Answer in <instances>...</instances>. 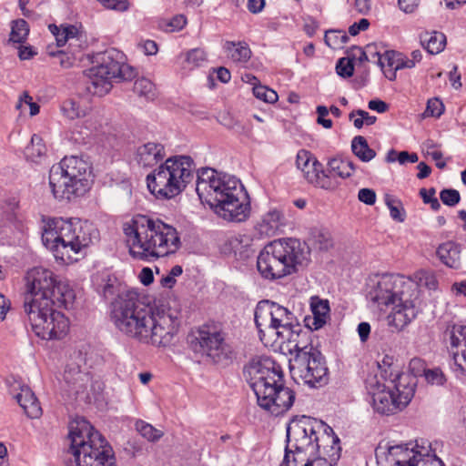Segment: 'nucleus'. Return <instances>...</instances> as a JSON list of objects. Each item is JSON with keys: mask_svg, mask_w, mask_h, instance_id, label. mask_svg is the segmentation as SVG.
<instances>
[{"mask_svg": "<svg viewBox=\"0 0 466 466\" xmlns=\"http://www.w3.org/2000/svg\"><path fill=\"white\" fill-rule=\"evenodd\" d=\"M255 323L258 329L260 339H264L265 332L276 335L280 343H296L300 337V326L293 312L275 302L261 301L255 309Z\"/></svg>", "mask_w": 466, "mask_h": 466, "instance_id": "obj_13", "label": "nucleus"}, {"mask_svg": "<svg viewBox=\"0 0 466 466\" xmlns=\"http://www.w3.org/2000/svg\"><path fill=\"white\" fill-rule=\"evenodd\" d=\"M444 339L450 345L454 362L453 370L466 376V325L448 326L444 331Z\"/></svg>", "mask_w": 466, "mask_h": 466, "instance_id": "obj_21", "label": "nucleus"}, {"mask_svg": "<svg viewBox=\"0 0 466 466\" xmlns=\"http://www.w3.org/2000/svg\"><path fill=\"white\" fill-rule=\"evenodd\" d=\"M417 284L395 274L375 275L367 283V298L381 310L390 309L388 324L397 330L407 327L418 314Z\"/></svg>", "mask_w": 466, "mask_h": 466, "instance_id": "obj_3", "label": "nucleus"}, {"mask_svg": "<svg viewBox=\"0 0 466 466\" xmlns=\"http://www.w3.org/2000/svg\"><path fill=\"white\" fill-rule=\"evenodd\" d=\"M440 198L444 205L454 207L461 200V195L456 189H443L440 193Z\"/></svg>", "mask_w": 466, "mask_h": 466, "instance_id": "obj_49", "label": "nucleus"}, {"mask_svg": "<svg viewBox=\"0 0 466 466\" xmlns=\"http://www.w3.org/2000/svg\"><path fill=\"white\" fill-rule=\"evenodd\" d=\"M398 160L400 164L405 163H416L418 161V156L416 153H409L407 151H401L400 153H396L395 151L391 150L389 153L388 160L389 161H395Z\"/></svg>", "mask_w": 466, "mask_h": 466, "instance_id": "obj_50", "label": "nucleus"}, {"mask_svg": "<svg viewBox=\"0 0 466 466\" xmlns=\"http://www.w3.org/2000/svg\"><path fill=\"white\" fill-rule=\"evenodd\" d=\"M106 9L124 12L129 8L128 0H96Z\"/></svg>", "mask_w": 466, "mask_h": 466, "instance_id": "obj_51", "label": "nucleus"}, {"mask_svg": "<svg viewBox=\"0 0 466 466\" xmlns=\"http://www.w3.org/2000/svg\"><path fill=\"white\" fill-rule=\"evenodd\" d=\"M96 66L89 70L88 93L103 96L112 88V81L131 80L136 73L133 67L124 62V56L116 49H108L96 56Z\"/></svg>", "mask_w": 466, "mask_h": 466, "instance_id": "obj_15", "label": "nucleus"}, {"mask_svg": "<svg viewBox=\"0 0 466 466\" xmlns=\"http://www.w3.org/2000/svg\"><path fill=\"white\" fill-rule=\"evenodd\" d=\"M408 374H392L383 382L376 380L370 383V393L372 396V406L375 411L382 415L394 414L404 409L414 395V382Z\"/></svg>", "mask_w": 466, "mask_h": 466, "instance_id": "obj_14", "label": "nucleus"}, {"mask_svg": "<svg viewBox=\"0 0 466 466\" xmlns=\"http://www.w3.org/2000/svg\"><path fill=\"white\" fill-rule=\"evenodd\" d=\"M46 152V147L43 142L41 137L34 134L31 137L30 144L25 147L26 157L32 160H35L38 157L44 156Z\"/></svg>", "mask_w": 466, "mask_h": 466, "instance_id": "obj_40", "label": "nucleus"}, {"mask_svg": "<svg viewBox=\"0 0 466 466\" xmlns=\"http://www.w3.org/2000/svg\"><path fill=\"white\" fill-rule=\"evenodd\" d=\"M78 47H73L71 48V54H66L64 52H59V58H60V66L64 68H69L73 66L75 62L76 61V52L77 51Z\"/></svg>", "mask_w": 466, "mask_h": 466, "instance_id": "obj_55", "label": "nucleus"}, {"mask_svg": "<svg viewBox=\"0 0 466 466\" xmlns=\"http://www.w3.org/2000/svg\"><path fill=\"white\" fill-rule=\"evenodd\" d=\"M190 349L214 363L231 360L232 346L227 340V333L218 325L206 323L193 329L187 336Z\"/></svg>", "mask_w": 466, "mask_h": 466, "instance_id": "obj_16", "label": "nucleus"}, {"mask_svg": "<svg viewBox=\"0 0 466 466\" xmlns=\"http://www.w3.org/2000/svg\"><path fill=\"white\" fill-rule=\"evenodd\" d=\"M130 256L152 262L175 254L181 247L177 228L158 218L136 215L123 225Z\"/></svg>", "mask_w": 466, "mask_h": 466, "instance_id": "obj_2", "label": "nucleus"}, {"mask_svg": "<svg viewBox=\"0 0 466 466\" xmlns=\"http://www.w3.org/2000/svg\"><path fill=\"white\" fill-rule=\"evenodd\" d=\"M309 242L315 248L327 250L332 247V238L329 231L324 229H315L311 232Z\"/></svg>", "mask_w": 466, "mask_h": 466, "instance_id": "obj_38", "label": "nucleus"}, {"mask_svg": "<svg viewBox=\"0 0 466 466\" xmlns=\"http://www.w3.org/2000/svg\"><path fill=\"white\" fill-rule=\"evenodd\" d=\"M61 111L65 117L74 120L87 116L92 111V106L86 97H71L63 101Z\"/></svg>", "mask_w": 466, "mask_h": 466, "instance_id": "obj_27", "label": "nucleus"}, {"mask_svg": "<svg viewBox=\"0 0 466 466\" xmlns=\"http://www.w3.org/2000/svg\"><path fill=\"white\" fill-rule=\"evenodd\" d=\"M388 107V105L382 100L374 99L369 102V108L379 113L386 112Z\"/></svg>", "mask_w": 466, "mask_h": 466, "instance_id": "obj_64", "label": "nucleus"}, {"mask_svg": "<svg viewBox=\"0 0 466 466\" xmlns=\"http://www.w3.org/2000/svg\"><path fill=\"white\" fill-rule=\"evenodd\" d=\"M139 279L142 284L146 286L150 285L154 280V276L151 268H143L139 273Z\"/></svg>", "mask_w": 466, "mask_h": 466, "instance_id": "obj_62", "label": "nucleus"}, {"mask_svg": "<svg viewBox=\"0 0 466 466\" xmlns=\"http://www.w3.org/2000/svg\"><path fill=\"white\" fill-rule=\"evenodd\" d=\"M440 260L449 268H458L461 264L460 246L453 241L441 244L437 249Z\"/></svg>", "mask_w": 466, "mask_h": 466, "instance_id": "obj_32", "label": "nucleus"}, {"mask_svg": "<svg viewBox=\"0 0 466 466\" xmlns=\"http://www.w3.org/2000/svg\"><path fill=\"white\" fill-rule=\"evenodd\" d=\"M49 28L55 35L58 46H63L68 43L69 48L81 47L83 36L76 26L67 25L59 28L56 25H50Z\"/></svg>", "mask_w": 466, "mask_h": 466, "instance_id": "obj_30", "label": "nucleus"}, {"mask_svg": "<svg viewBox=\"0 0 466 466\" xmlns=\"http://www.w3.org/2000/svg\"><path fill=\"white\" fill-rule=\"evenodd\" d=\"M425 379L429 383L436 385H443L446 381L445 375L440 369H432L424 370Z\"/></svg>", "mask_w": 466, "mask_h": 466, "instance_id": "obj_52", "label": "nucleus"}, {"mask_svg": "<svg viewBox=\"0 0 466 466\" xmlns=\"http://www.w3.org/2000/svg\"><path fill=\"white\" fill-rule=\"evenodd\" d=\"M420 284L429 289L435 290L438 288V280L434 274L423 272L420 277Z\"/></svg>", "mask_w": 466, "mask_h": 466, "instance_id": "obj_56", "label": "nucleus"}, {"mask_svg": "<svg viewBox=\"0 0 466 466\" xmlns=\"http://www.w3.org/2000/svg\"><path fill=\"white\" fill-rule=\"evenodd\" d=\"M98 239L99 231L95 225L78 219L50 218L42 233L43 244L53 253L56 261L66 265L77 261L76 256Z\"/></svg>", "mask_w": 466, "mask_h": 466, "instance_id": "obj_6", "label": "nucleus"}, {"mask_svg": "<svg viewBox=\"0 0 466 466\" xmlns=\"http://www.w3.org/2000/svg\"><path fill=\"white\" fill-rule=\"evenodd\" d=\"M310 309L312 316L305 319L306 326L311 330H318L329 319V303L327 299L312 297Z\"/></svg>", "mask_w": 466, "mask_h": 466, "instance_id": "obj_25", "label": "nucleus"}, {"mask_svg": "<svg viewBox=\"0 0 466 466\" xmlns=\"http://www.w3.org/2000/svg\"><path fill=\"white\" fill-rule=\"evenodd\" d=\"M378 65L384 76L390 81L396 79V72L404 68H412V62H407L404 55L393 50L385 51L379 56Z\"/></svg>", "mask_w": 466, "mask_h": 466, "instance_id": "obj_24", "label": "nucleus"}, {"mask_svg": "<svg viewBox=\"0 0 466 466\" xmlns=\"http://www.w3.org/2000/svg\"><path fill=\"white\" fill-rule=\"evenodd\" d=\"M284 225V215L277 208H270L263 214L256 224V228L260 235L271 237Z\"/></svg>", "mask_w": 466, "mask_h": 466, "instance_id": "obj_28", "label": "nucleus"}, {"mask_svg": "<svg viewBox=\"0 0 466 466\" xmlns=\"http://www.w3.org/2000/svg\"><path fill=\"white\" fill-rule=\"evenodd\" d=\"M400 8L405 13H413L420 5V0H398Z\"/></svg>", "mask_w": 466, "mask_h": 466, "instance_id": "obj_59", "label": "nucleus"}, {"mask_svg": "<svg viewBox=\"0 0 466 466\" xmlns=\"http://www.w3.org/2000/svg\"><path fill=\"white\" fill-rule=\"evenodd\" d=\"M385 203L390 209V218L398 222H403L406 218L405 209L401 202L391 196H386Z\"/></svg>", "mask_w": 466, "mask_h": 466, "instance_id": "obj_43", "label": "nucleus"}, {"mask_svg": "<svg viewBox=\"0 0 466 466\" xmlns=\"http://www.w3.org/2000/svg\"><path fill=\"white\" fill-rule=\"evenodd\" d=\"M87 163L77 157H65L49 171V186L55 198L70 200L83 196L89 188Z\"/></svg>", "mask_w": 466, "mask_h": 466, "instance_id": "obj_12", "label": "nucleus"}, {"mask_svg": "<svg viewBox=\"0 0 466 466\" xmlns=\"http://www.w3.org/2000/svg\"><path fill=\"white\" fill-rule=\"evenodd\" d=\"M109 318L122 335L154 347L170 345L177 334V311L164 305L148 308L136 289L124 290L110 305Z\"/></svg>", "mask_w": 466, "mask_h": 466, "instance_id": "obj_1", "label": "nucleus"}, {"mask_svg": "<svg viewBox=\"0 0 466 466\" xmlns=\"http://www.w3.org/2000/svg\"><path fill=\"white\" fill-rule=\"evenodd\" d=\"M325 43L332 49L342 48L348 42L349 36L345 31L342 30H329L327 31L324 37Z\"/></svg>", "mask_w": 466, "mask_h": 466, "instance_id": "obj_41", "label": "nucleus"}, {"mask_svg": "<svg viewBox=\"0 0 466 466\" xmlns=\"http://www.w3.org/2000/svg\"><path fill=\"white\" fill-rule=\"evenodd\" d=\"M296 165L303 173L306 180L320 188H331L335 186L328 177L322 164L312 155L311 152L301 149L298 152Z\"/></svg>", "mask_w": 466, "mask_h": 466, "instance_id": "obj_20", "label": "nucleus"}, {"mask_svg": "<svg viewBox=\"0 0 466 466\" xmlns=\"http://www.w3.org/2000/svg\"><path fill=\"white\" fill-rule=\"evenodd\" d=\"M134 91L139 96H144L147 100H152L156 96V87L151 80L141 77L136 80L134 84Z\"/></svg>", "mask_w": 466, "mask_h": 466, "instance_id": "obj_39", "label": "nucleus"}, {"mask_svg": "<svg viewBox=\"0 0 466 466\" xmlns=\"http://www.w3.org/2000/svg\"><path fill=\"white\" fill-rule=\"evenodd\" d=\"M244 375L254 391L258 405L271 415L279 416L293 405L295 392L284 385L280 367L269 358L253 359Z\"/></svg>", "mask_w": 466, "mask_h": 466, "instance_id": "obj_5", "label": "nucleus"}, {"mask_svg": "<svg viewBox=\"0 0 466 466\" xmlns=\"http://www.w3.org/2000/svg\"><path fill=\"white\" fill-rule=\"evenodd\" d=\"M444 112V106L439 98H431L428 100L426 109L424 111L425 116L440 117Z\"/></svg>", "mask_w": 466, "mask_h": 466, "instance_id": "obj_46", "label": "nucleus"}, {"mask_svg": "<svg viewBox=\"0 0 466 466\" xmlns=\"http://www.w3.org/2000/svg\"><path fill=\"white\" fill-rule=\"evenodd\" d=\"M196 191L202 201L226 220L242 222L250 215L249 197L241 182L233 176L203 168L198 174Z\"/></svg>", "mask_w": 466, "mask_h": 466, "instance_id": "obj_4", "label": "nucleus"}, {"mask_svg": "<svg viewBox=\"0 0 466 466\" xmlns=\"http://www.w3.org/2000/svg\"><path fill=\"white\" fill-rule=\"evenodd\" d=\"M369 25V20L366 18H362L358 23H354L349 27V33L351 35H357L360 31L368 29Z\"/></svg>", "mask_w": 466, "mask_h": 466, "instance_id": "obj_60", "label": "nucleus"}, {"mask_svg": "<svg viewBox=\"0 0 466 466\" xmlns=\"http://www.w3.org/2000/svg\"><path fill=\"white\" fill-rule=\"evenodd\" d=\"M75 298V291L68 282L58 279L50 269L35 267L26 273L24 308L47 300L66 309Z\"/></svg>", "mask_w": 466, "mask_h": 466, "instance_id": "obj_11", "label": "nucleus"}, {"mask_svg": "<svg viewBox=\"0 0 466 466\" xmlns=\"http://www.w3.org/2000/svg\"><path fill=\"white\" fill-rule=\"evenodd\" d=\"M194 171L195 165L190 157H171L147 176V185L155 197L172 198L192 181Z\"/></svg>", "mask_w": 466, "mask_h": 466, "instance_id": "obj_10", "label": "nucleus"}, {"mask_svg": "<svg viewBox=\"0 0 466 466\" xmlns=\"http://www.w3.org/2000/svg\"><path fill=\"white\" fill-rule=\"evenodd\" d=\"M187 25V18L183 15H175L169 21H163L160 26L166 31L174 32L181 30Z\"/></svg>", "mask_w": 466, "mask_h": 466, "instance_id": "obj_47", "label": "nucleus"}, {"mask_svg": "<svg viewBox=\"0 0 466 466\" xmlns=\"http://www.w3.org/2000/svg\"><path fill=\"white\" fill-rule=\"evenodd\" d=\"M426 154L427 156L431 157L433 161H435L436 167L438 168L442 169L445 167L446 162L443 161L442 152L432 141H430L426 144Z\"/></svg>", "mask_w": 466, "mask_h": 466, "instance_id": "obj_45", "label": "nucleus"}, {"mask_svg": "<svg viewBox=\"0 0 466 466\" xmlns=\"http://www.w3.org/2000/svg\"><path fill=\"white\" fill-rule=\"evenodd\" d=\"M345 57L350 58V62L355 64V66L366 62V55L364 50L359 46H352L347 52V56Z\"/></svg>", "mask_w": 466, "mask_h": 466, "instance_id": "obj_53", "label": "nucleus"}, {"mask_svg": "<svg viewBox=\"0 0 466 466\" xmlns=\"http://www.w3.org/2000/svg\"><path fill=\"white\" fill-rule=\"evenodd\" d=\"M289 351L295 352L290 364L291 371L306 384L314 387L326 380L328 369L323 356L312 344L299 339L289 348Z\"/></svg>", "mask_w": 466, "mask_h": 466, "instance_id": "obj_18", "label": "nucleus"}, {"mask_svg": "<svg viewBox=\"0 0 466 466\" xmlns=\"http://www.w3.org/2000/svg\"><path fill=\"white\" fill-rule=\"evenodd\" d=\"M10 392L20 407L24 410L27 417L36 419L42 415L40 403L35 393L27 385L15 382L11 386Z\"/></svg>", "mask_w": 466, "mask_h": 466, "instance_id": "obj_22", "label": "nucleus"}, {"mask_svg": "<svg viewBox=\"0 0 466 466\" xmlns=\"http://www.w3.org/2000/svg\"><path fill=\"white\" fill-rule=\"evenodd\" d=\"M421 43L430 54H439L444 49L446 36L441 32L426 33L421 37Z\"/></svg>", "mask_w": 466, "mask_h": 466, "instance_id": "obj_35", "label": "nucleus"}, {"mask_svg": "<svg viewBox=\"0 0 466 466\" xmlns=\"http://www.w3.org/2000/svg\"><path fill=\"white\" fill-rule=\"evenodd\" d=\"M353 154L363 162H369L376 156V152L370 148L365 137H355L351 141Z\"/></svg>", "mask_w": 466, "mask_h": 466, "instance_id": "obj_36", "label": "nucleus"}, {"mask_svg": "<svg viewBox=\"0 0 466 466\" xmlns=\"http://www.w3.org/2000/svg\"><path fill=\"white\" fill-rule=\"evenodd\" d=\"M68 438L73 456L68 466H116L112 447L86 420H72Z\"/></svg>", "mask_w": 466, "mask_h": 466, "instance_id": "obj_9", "label": "nucleus"}, {"mask_svg": "<svg viewBox=\"0 0 466 466\" xmlns=\"http://www.w3.org/2000/svg\"><path fill=\"white\" fill-rule=\"evenodd\" d=\"M326 171V177H328L332 182L335 183V186L331 188H325L326 190H334L336 189L339 183L337 177L347 178L351 176L354 171V166L351 161L344 160L340 158H331L328 162V167Z\"/></svg>", "mask_w": 466, "mask_h": 466, "instance_id": "obj_29", "label": "nucleus"}, {"mask_svg": "<svg viewBox=\"0 0 466 466\" xmlns=\"http://www.w3.org/2000/svg\"><path fill=\"white\" fill-rule=\"evenodd\" d=\"M376 193L370 188H361L358 193V199L366 205H374L376 202Z\"/></svg>", "mask_w": 466, "mask_h": 466, "instance_id": "obj_54", "label": "nucleus"}, {"mask_svg": "<svg viewBox=\"0 0 466 466\" xmlns=\"http://www.w3.org/2000/svg\"><path fill=\"white\" fill-rule=\"evenodd\" d=\"M165 157L164 147L159 143L148 142L137 147L135 159L147 167H153Z\"/></svg>", "mask_w": 466, "mask_h": 466, "instance_id": "obj_26", "label": "nucleus"}, {"mask_svg": "<svg viewBox=\"0 0 466 466\" xmlns=\"http://www.w3.org/2000/svg\"><path fill=\"white\" fill-rule=\"evenodd\" d=\"M419 466H444L442 461L437 458L433 450L431 449V452H429V455L422 456L420 460Z\"/></svg>", "mask_w": 466, "mask_h": 466, "instance_id": "obj_57", "label": "nucleus"}, {"mask_svg": "<svg viewBox=\"0 0 466 466\" xmlns=\"http://www.w3.org/2000/svg\"><path fill=\"white\" fill-rule=\"evenodd\" d=\"M135 427L139 434L149 441H157L163 436L161 431L141 420L136 422Z\"/></svg>", "mask_w": 466, "mask_h": 466, "instance_id": "obj_42", "label": "nucleus"}, {"mask_svg": "<svg viewBox=\"0 0 466 466\" xmlns=\"http://www.w3.org/2000/svg\"><path fill=\"white\" fill-rule=\"evenodd\" d=\"M310 260L309 248L296 238H282L267 244L257 258V268L267 279L296 273Z\"/></svg>", "mask_w": 466, "mask_h": 466, "instance_id": "obj_8", "label": "nucleus"}, {"mask_svg": "<svg viewBox=\"0 0 466 466\" xmlns=\"http://www.w3.org/2000/svg\"><path fill=\"white\" fill-rule=\"evenodd\" d=\"M309 452L306 451H289L286 448V453L283 462L280 466H334L337 461H332V458L318 454L319 456L314 459H309Z\"/></svg>", "mask_w": 466, "mask_h": 466, "instance_id": "obj_23", "label": "nucleus"}, {"mask_svg": "<svg viewBox=\"0 0 466 466\" xmlns=\"http://www.w3.org/2000/svg\"><path fill=\"white\" fill-rule=\"evenodd\" d=\"M47 300L24 308L32 331L42 339H62L69 331V319Z\"/></svg>", "mask_w": 466, "mask_h": 466, "instance_id": "obj_17", "label": "nucleus"}, {"mask_svg": "<svg viewBox=\"0 0 466 466\" xmlns=\"http://www.w3.org/2000/svg\"><path fill=\"white\" fill-rule=\"evenodd\" d=\"M223 49L227 56L236 64L243 65L251 57V50L246 42L226 41Z\"/></svg>", "mask_w": 466, "mask_h": 466, "instance_id": "obj_33", "label": "nucleus"}, {"mask_svg": "<svg viewBox=\"0 0 466 466\" xmlns=\"http://www.w3.org/2000/svg\"><path fill=\"white\" fill-rule=\"evenodd\" d=\"M289 451H306L309 454H321L338 461L341 448L333 429L317 419L301 416L293 418L287 428Z\"/></svg>", "mask_w": 466, "mask_h": 466, "instance_id": "obj_7", "label": "nucleus"}, {"mask_svg": "<svg viewBox=\"0 0 466 466\" xmlns=\"http://www.w3.org/2000/svg\"><path fill=\"white\" fill-rule=\"evenodd\" d=\"M253 95L258 99L269 104H273L279 99V96L276 91L262 85L253 86Z\"/></svg>", "mask_w": 466, "mask_h": 466, "instance_id": "obj_44", "label": "nucleus"}, {"mask_svg": "<svg viewBox=\"0 0 466 466\" xmlns=\"http://www.w3.org/2000/svg\"><path fill=\"white\" fill-rule=\"evenodd\" d=\"M358 333L362 342L367 341L370 333V325L368 322H360L358 326Z\"/></svg>", "mask_w": 466, "mask_h": 466, "instance_id": "obj_63", "label": "nucleus"}, {"mask_svg": "<svg viewBox=\"0 0 466 466\" xmlns=\"http://www.w3.org/2000/svg\"><path fill=\"white\" fill-rule=\"evenodd\" d=\"M29 35L28 23L24 19H17L11 24L9 41L15 44L25 42Z\"/></svg>", "mask_w": 466, "mask_h": 466, "instance_id": "obj_37", "label": "nucleus"}, {"mask_svg": "<svg viewBox=\"0 0 466 466\" xmlns=\"http://www.w3.org/2000/svg\"><path fill=\"white\" fill-rule=\"evenodd\" d=\"M177 60L184 72H190L205 64L207 53L202 48H193L180 54Z\"/></svg>", "mask_w": 466, "mask_h": 466, "instance_id": "obj_34", "label": "nucleus"}, {"mask_svg": "<svg viewBox=\"0 0 466 466\" xmlns=\"http://www.w3.org/2000/svg\"><path fill=\"white\" fill-rule=\"evenodd\" d=\"M144 53L147 56L156 55L158 51L157 45L153 40H146L141 44Z\"/></svg>", "mask_w": 466, "mask_h": 466, "instance_id": "obj_61", "label": "nucleus"}, {"mask_svg": "<svg viewBox=\"0 0 466 466\" xmlns=\"http://www.w3.org/2000/svg\"><path fill=\"white\" fill-rule=\"evenodd\" d=\"M355 64L350 58L341 57L336 65V72L342 77H350L354 73Z\"/></svg>", "mask_w": 466, "mask_h": 466, "instance_id": "obj_48", "label": "nucleus"}, {"mask_svg": "<svg viewBox=\"0 0 466 466\" xmlns=\"http://www.w3.org/2000/svg\"><path fill=\"white\" fill-rule=\"evenodd\" d=\"M363 50L366 55V62L376 61L378 63L379 56H382L376 44H369Z\"/></svg>", "mask_w": 466, "mask_h": 466, "instance_id": "obj_58", "label": "nucleus"}, {"mask_svg": "<svg viewBox=\"0 0 466 466\" xmlns=\"http://www.w3.org/2000/svg\"><path fill=\"white\" fill-rule=\"evenodd\" d=\"M95 281L97 291L106 299H108L115 294H116L117 297L124 290L129 289L123 286L114 275L110 274L97 275Z\"/></svg>", "mask_w": 466, "mask_h": 466, "instance_id": "obj_31", "label": "nucleus"}, {"mask_svg": "<svg viewBox=\"0 0 466 466\" xmlns=\"http://www.w3.org/2000/svg\"><path fill=\"white\" fill-rule=\"evenodd\" d=\"M431 452V444L429 441H416L415 444H397L383 449L380 446L376 450V459L380 466H419L422 456Z\"/></svg>", "mask_w": 466, "mask_h": 466, "instance_id": "obj_19", "label": "nucleus"}]
</instances>
